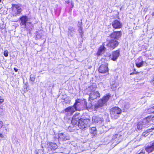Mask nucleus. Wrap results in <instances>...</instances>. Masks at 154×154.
I'll return each mask as SVG.
<instances>
[{
    "label": "nucleus",
    "instance_id": "1",
    "mask_svg": "<svg viewBox=\"0 0 154 154\" xmlns=\"http://www.w3.org/2000/svg\"><path fill=\"white\" fill-rule=\"evenodd\" d=\"M110 96L109 94H107L104 96L100 100L95 104L94 109L97 110L98 109L102 107L104 105H106L107 102Z\"/></svg>",
    "mask_w": 154,
    "mask_h": 154
},
{
    "label": "nucleus",
    "instance_id": "2",
    "mask_svg": "<svg viewBox=\"0 0 154 154\" xmlns=\"http://www.w3.org/2000/svg\"><path fill=\"white\" fill-rule=\"evenodd\" d=\"M110 112L112 118L115 119L119 117L122 113V110L119 107H115L110 109Z\"/></svg>",
    "mask_w": 154,
    "mask_h": 154
},
{
    "label": "nucleus",
    "instance_id": "3",
    "mask_svg": "<svg viewBox=\"0 0 154 154\" xmlns=\"http://www.w3.org/2000/svg\"><path fill=\"white\" fill-rule=\"evenodd\" d=\"M119 44L118 42L116 39H111L106 44V47L110 50L114 49L118 46Z\"/></svg>",
    "mask_w": 154,
    "mask_h": 154
},
{
    "label": "nucleus",
    "instance_id": "4",
    "mask_svg": "<svg viewBox=\"0 0 154 154\" xmlns=\"http://www.w3.org/2000/svg\"><path fill=\"white\" fill-rule=\"evenodd\" d=\"M89 121L90 120L88 119H80L78 122V126L81 129H85L87 127V125Z\"/></svg>",
    "mask_w": 154,
    "mask_h": 154
},
{
    "label": "nucleus",
    "instance_id": "5",
    "mask_svg": "<svg viewBox=\"0 0 154 154\" xmlns=\"http://www.w3.org/2000/svg\"><path fill=\"white\" fill-rule=\"evenodd\" d=\"M70 139V137L66 133H61L58 134V140L59 141H66Z\"/></svg>",
    "mask_w": 154,
    "mask_h": 154
},
{
    "label": "nucleus",
    "instance_id": "6",
    "mask_svg": "<svg viewBox=\"0 0 154 154\" xmlns=\"http://www.w3.org/2000/svg\"><path fill=\"white\" fill-rule=\"evenodd\" d=\"M100 96L99 93L97 91L89 93V99L90 100H94Z\"/></svg>",
    "mask_w": 154,
    "mask_h": 154
},
{
    "label": "nucleus",
    "instance_id": "7",
    "mask_svg": "<svg viewBox=\"0 0 154 154\" xmlns=\"http://www.w3.org/2000/svg\"><path fill=\"white\" fill-rule=\"evenodd\" d=\"M122 32L121 31H115L112 32L110 35L111 38L116 39H119L121 37Z\"/></svg>",
    "mask_w": 154,
    "mask_h": 154
},
{
    "label": "nucleus",
    "instance_id": "8",
    "mask_svg": "<svg viewBox=\"0 0 154 154\" xmlns=\"http://www.w3.org/2000/svg\"><path fill=\"white\" fill-rule=\"evenodd\" d=\"M99 72L104 73L108 72V69L106 64H102L101 65L98 69Z\"/></svg>",
    "mask_w": 154,
    "mask_h": 154
},
{
    "label": "nucleus",
    "instance_id": "9",
    "mask_svg": "<svg viewBox=\"0 0 154 154\" xmlns=\"http://www.w3.org/2000/svg\"><path fill=\"white\" fill-rule=\"evenodd\" d=\"M20 19L21 21L20 24L22 25H24L25 28L28 29L29 27L27 25V22L28 19L26 16H23L20 17Z\"/></svg>",
    "mask_w": 154,
    "mask_h": 154
},
{
    "label": "nucleus",
    "instance_id": "10",
    "mask_svg": "<svg viewBox=\"0 0 154 154\" xmlns=\"http://www.w3.org/2000/svg\"><path fill=\"white\" fill-rule=\"evenodd\" d=\"M112 25L113 28L115 29L120 28L122 26V24L117 20H115L112 22Z\"/></svg>",
    "mask_w": 154,
    "mask_h": 154
},
{
    "label": "nucleus",
    "instance_id": "11",
    "mask_svg": "<svg viewBox=\"0 0 154 154\" xmlns=\"http://www.w3.org/2000/svg\"><path fill=\"white\" fill-rule=\"evenodd\" d=\"M80 116V114H75L73 116L71 121V123L73 125H75L77 124L78 122L79 121L80 119H79Z\"/></svg>",
    "mask_w": 154,
    "mask_h": 154
},
{
    "label": "nucleus",
    "instance_id": "12",
    "mask_svg": "<svg viewBox=\"0 0 154 154\" xmlns=\"http://www.w3.org/2000/svg\"><path fill=\"white\" fill-rule=\"evenodd\" d=\"M145 149L149 153L152 152L154 150V142L152 143L150 145H148L146 147Z\"/></svg>",
    "mask_w": 154,
    "mask_h": 154
},
{
    "label": "nucleus",
    "instance_id": "13",
    "mask_svg": "<svg viewBox=\"0 0 154 154\" xmlns=\"http://www.w3.org/2000/svg\"><path fill=\"white\" fill-rule=\"evenodd\" d=\"M106 42L103 43V45L100 47L97 52V54L98 55H100L105 52L106 49V48L105 47V46H106Z\"/></svg>",
    "mask_w": 154,
    "mask_h": 154
},
{
    "label": "nucleus",
    "instance_id": "14",
    "mask_svg": "<svg viewBox=\"0 0 154 154\" xmlns=\"http://www.w3.org/2000/svg\"><path fill=\"white\" fill-rule=\"evenodd\" d=\"M119 51L117 50L112 52L111 59L113 61H115L118 58L119 55Z\"/></svg>",
    "mask_w": 154,
    "mask_h": 154
},
{
    "label": "nucleus",
    "instance_id": "15",
    "mask_svg": "<svg viewBox=\"0 0 154 154\" xmlns=\"http://www.w3.org/2000/svg\"><path fill=\"white\" fill-rule=\"evenodd\" d=\"M103 118L99 116H93L92 117L93 123H97L100 122H101Z\"/></svg>",
    "mask_w": 154,
    "mask_h": 154
},
{
    "label": "nucleus",
    "instance_id": "16",
    "mask_svg": "<svg viewBox=\"0 0 154 154\" xmlns=\"http://www.w3.org/2000/svg\"><path fill=\"white\" fill-rule=\"evenodd\" d=\"M77 110V109H76L74 106H70L65 109V111L66 112H69L71 114H72L74 113L75 111Z\"/></svg>",
    "mask_w": 154,
    "mask_h": 154
},
{
    "label": "nucleus",
    "instance_id": "17",
    "mask_svg": "<svg viewBox=\"0 0 154 154\" xmlns=\"http://www.w3.org/2000/svg\"><path fill=\"white\" fill-rule=\"evenodd\" d=\"M154 120V117H151V116H148L146 118L144 119H143L142 121L146 125H147L149 123H151V121H153Z\"/></svg>",
    "mask_w": 154,
    "mask_h": 154
},
{
    "label": "nucleus",
    "instance_id": "18",
    "mask_svg": "<svg viewBox=\"0 0 154 154\" xmlns=\"http://www.w3.org/2000/svg\"><path fill=\"white\" fill-rule=\"evenodd\" d=\"M68 35L70 37H73L75 32L74 28L72 26H69L68 28Z\"/></svg>",
    "mask_w": 154,
    "mask_h": 154
},
{
    "label": "nucleus",
    "instance_id": "19",
    "mask_svg": "<svg viewBox=\"0 0 154 154\" xmlns=\"http://www.w3.org/2000/svg\"><path fill=\"white\" fill-rule=\"evenodd\" d=\"M146 126L145 124L143 122V121H140L138 122L137 125V128L138 130H141L143 128L145 127Z\"/></svg>",
    "mask_w": 154,
    "mask_h": 154
},
{
    "label": "nucleus",
    "instance_id": "20",
    "mask_svg": "<svg viewBox=\"0 0 154 154\" xmlns=\"http://www.w3.org/2000/svg\"><path fill=\"white\" fill-rule=\"evenodd\" d=\"M12 8L14 9H15L17 11V14L20 13L21 11V8L19 5H13Z\"/></svg>",
    "mask_w": 154,
    "mask_h": 154
},
{
    "label": "nucleus",
    "instance_id": "21",
    "mask_svg": "<svg viewBox=\"0 0 154 154\" xmlns=\"http://www.w3.org/2000/svg\"><path fill=\"white\" fill-rule=\"evenodd\" d=\"M45 154H53L55 152V151L53 150L51 147L48 146L45 149V152L44 151V149L42 150Z\"/></svg>",
    "mask_w": 154,
    "mask_h": 154
},
{
    "label": "nucleus",
    "instance_id": "22",
    "mask_svg": "<svg viewBox=\"0 0 154 154\" xmlns=\"http://www.w3.org/2000/svg\"><path fill=\"white\" fill-rule=\"evenodd\" d=\"M121 135H119L118 134H116L113 136L112 139H116L115 141H117L118 143H119L122 140V138L120 137Z\"/></svg>",
    "mask_w": 154,
    "mask_h": 154
},
{
    "label": "nucleus",
    "instance_id": "23",
    "mask_svg": "<svg viewBox=\"0 0 154 154\" xmlns=\"http://www.w3.org/2000/svg\"><path fill=\"white\" fill-rule=\"evenodd\" d=\"M96 88V86L95 84H93L88 88L86 89V90H88L89 91L91 92H94Z\"/></svg>",
    "mask_w": 154,
    "mask_h": 154
},
{
    "label": "nucleus",
    "instance_id": "24",
    "mask_svg": "<svg viewBox=\"0 0 154 154\" xmlns=\"http://www.w3.org/2000/svg\"><path fill=\"white\" fill-rule=\"evenodd\" d=\"M48 146L49 147H51V149L54 151H55V149H56L57 147V145L56 144L53 143H50Z\"/></svg>",
    "mask_w": 154,
    "mask_h": 154
},
{
    "label": "nucleus",
    "instance_id": "25",
    "mask_svg": "<svg viewBox=\"0 0 154 154\" xmlns=\"http://www.w3.org/2000/svg\"><path fill=\"white\" fill-rule=\"evenodd\" d=\"M81 103V101L80 100H76L74 104V106L77 109V108L78 107Z\"/></svg>",
    "mask_w": 154,
    "mask_h": 154
},
{
    "label": "nucleus",
    "instance_id": "26",
    "mask_svg": "<svg viewBox=\"0 0 154 154\" xmlns=\"http://www.w3.org/2000/svg\"><path fill=\"white\" fill-rule=\"evenodd\" d=\"M78 27H79L78 29L79 32L80 33V35L82 37V35L83 33V32L82 31V23L81 24H79V25L78 26Z\"/></svg>",
    "mask_w": 154,
    "mask_h": 154
},
{
    "label": "nucleus",
    "instance_id": "27",
    "mask_svg": "<svg viewBox=\"0 0 154 154\" xmlns=\"http://www.w3.org/2000/svg\"><path fill=\"white\" fill-rule=\"evenodd\" d=\"M91 133L93 134H95L97 133V130L95 127H93L91 128L90 130Z\"/></svg>",
    "mask_w": 154,
    "mask_h": 154
},
{
    "label": "nucleus",
    "instance_id": "28",
    "mask_svg": "<svg viewBox=\"0 0 154 154\" xmlns=\"http://www.w3.org/2000/svg\"><path fill=\"white\" fill-rule=\"evenodd\" d=\"M153 130V128H151L150 129L147 130L146 131V132H144V133H143L142 135L143 136H145V137H146V136H147L148 135V133H149V132L152 131V130Z\"/></svg>",
    "mask_w": 154,
    "mask_h": 154
},
{
    "label": "nucleus",
    "instance_id": "29",
    "mask_svg": "<svg viewBox=\"0 0 154 154\" xmlns=\"http://www.w3.org/2000/svg\"><path fill=\"white\" fill-rule=\"evenodd\" d=\"M27 26L29 27V28H26V29L29 31H31L33 27L32 25L30 22L27 23Z\"/></svg>",
    "mask_w": 154,
    "mask_h": 154
},
{
    "label": "nucleus",
    "instance_id": "30",
    "mask_svg": "<svg viewBox=\"0 0 154 154\" xmlns=\"http://www.w3.org/2000/svg\"><path fill=\"white\" fill-rule=\"evenodd\" d=\"M144 63V61H141L140 62L136 63V66L138 67H142Z\"/></svg>",
    "mask_w": 154,
    "mask_h": 154
},
{
    "label": "nucleus",
    "instance_id": "31",
    "mask_svg": "<svg viewBox=\"0 0 154 154\" xmlns=\"http://www.w3.org/2000/svg\"><path fill=\"white\" fill-rule=\"evenodd\" d=\"M147 112L149 113H154V106L148 109L147 110Z\"/></svg>",
    "mask_w": 154,
    "mask_h": 154
},
{
    "label": "nucleus",
    "instance_id": "32",
    "mask_svg": "<svg viewBox=\"0 0 154 154\" xmlns=\"http://www.w3.org/2000/svg\"><path fill=\"white\" fill-rule=\"evenodd\" d=\"M41 31H40L39 32H36V37L37 38H40L42 37V33L41 32Z\"/></svg>",
    "mask_w": 154,
    "mask_h": 154
},
{
    "label": "nucleus",
    "instance_id": "33",
    "mask_svg": "<svg viewBox=\"0 0 154 154\" xmlns=\"http://www.w3.org/2000/svg\"><path fill=\"white\" fill-rule=\"evenodd\" d=\"M30 80L32 82H34L35 79V76L34 75L31 74L30 75Z\"/></svg>",
    "mask_w": 154,
    "mask_h": 154
},
{
    "label": "nucleus",
    "instance_id": "34",
    "mask_svg": "<svg viewBox=\"0 0 154 154\" xmlns=\"http://www.w3.org/2000/svg\"><path fill=\"white\" fill-rule=\"evenodd\" d=\"M130 104L128 103H126V104L125 105V107L126 109H128L130 108Z\"/></svg>",
    "mask_w": 154,
    "mask_h": 154
},
{
    "label": "nucleus",
    "instance_id": "35",
    "mask_svg": "<svg viewBox=\"0 0 154 154\" xmlns=\"http://www.w3.org/2000/svg\"><path fill=\"white\" fill-rule=\"evenodd\" d=\"M8 52L7 50L5 51H4V54L5 57H8Z\"/></svg>",
    "mask_w": 154,
    "mask_h": 154
},
{
    "label": "nucleus",
    "instance_id": "36",
    "mask_svg": "<svg viewBox=\"0 0 154 154\" xmlns=\"http://www.w3.org/2000/svg\"><path fill=\"white\" fill-rule=\"evenodd\" d=\"M8 125H4V127H3V128H5V130L7 131H9V128H7V127H6V126Z\"/></svg>",
    "mask_w": 154,
    "mask_h": 154
},
{
    "label": "nucleus",
    "instance_id": "37",
    "mask_svg": "<svg viewBox=\"0 0 154 154\" xmlns=\"http://www.w3.org/2000/svg\"><path fill=\"white\" fill-rule=\"evenodd\" d=\"M4 125H3V122L2 121H0V128H2V127L4 126Z\"/></svg>",
    "mask_w": 154,
    "mask_h": 154
},
{
    "label": "nucleus",
    "instance_id": "38",
    "mask_svg": "<svg viewBox=\"0 0 154 154\" xmlns=\"http://www.w3.org/2000/svg\"><path fill=\"white\" fill-rule=\"evenodd\" d=\"M4 101V99L0 97V104L2 103Z\"/></svg>",
    "mask_w": 154,
    "mask_h": 154
},
{
    "label": "nucleus",
    "instance_id": "39",
    "mask_svg": "<svg viewBox=\"0 0 154 154\" xmlns=\"http://www.w3.org/2000/svg\"><path fill=\"white\" fill-rule=\"evenodd\" d=\"M71 5H72L71 8H72L74 7V2L72 1H71Z\"/></svg>",
    "mask_w": 154,
    "mask_h": 154
},
{
    "label": "nucleus",
    "instance_id": "40",
    "mask_svg": "<svg viewBox=\"0 0 154 154\" xmlns=\"http://www.w3.org/2000/svg\"><path fill=\"white\" fill-rule=\"evenodd\" d=\"M144 152L143 150L141 151V152L138 154H144Z\"/></svg>",
    "mask_w": 154,
    "mask_h": 154
},
{
    "label": "nucleus",
    "instance_id": "41",
    "mask_svg": "<svg viewBox=\"0 0 154 154\" xmlns=\"http://www.w3.org/2000/svg\"><path fill=\"white\" fill-rule=\"evenodd\" d=\"M65 2L67 3H71V2L69 0L66 1Z\"/></svg>",
    "mask_w": 154,
    "mask_h": 154
},
{
    "label": "nucleus",
    "instance_id": "42",
    "mask_svg": "<svg viewBox=\"0 0 154 154\" xmlns=\"http://www.w3.org/2000/svg\"><path fill=\"white\" fill-rule=\"evenodd\" d=\"M0 137L4 138V136L2 134L0 133Z\"/></svg>",
    "mask_w": 154,
    "mask_h": 154
},
{
    "label": "nucleus",
    "instance_id": "43",
    "mask_svg": "<svg viewBox=\"0 0 154 154\" xmlns=\"http://www.w3.org/2000/svg\"><path fill=\"white\" fill-rule=\"evenodd\" d=\"M71 128V127L70 126H69L68 128V129L70 131H72L73 130L70 129Z\"/></svg>",
    "mask_w": 154,
    "mask_h": 154
},
{
    "label": "nucleus",
    "instance_id": "44",
    "mask_svg": "<svg viewBox=\"0 0 154 154\" xmlns=\"http://www.w3.org/2000/svg\"><path fill=\"white\" fill-rule=\"evenodd\" d=\"M14 70L16 72H17L18 71V69L15 68H14Z\"/></svg>",
    "mask_w": 154,
    "mask_h": 154
},
{
    "label": "nucleus",
    "instance_id": "45",
    "mask_svg": "<svg viewBox=\"0 0 154 154\" xmlns=\"http://www.w3.org/2000/svg\"><path fill=\"white\" fill-rule=\"evenodd\" d=\"M134 72H132V73H131L130 75H132L133 74H134Z\"/></svg>",
    "mask_w": 154,
    "mask_h": 154
},
{
    "label": "nucleus",
    "instance_id": "46",
    "mask_svg": "<svg viewBox=\"0 0 154 154\" xmlns=\"http://www.w3.org/2000/svg\"><path fill=\"white\" fill-rule=\"evenodd\" d=\"M152 83L154 85V80H153L152 81Z\"/></svg>",
    "mask_w": 154,
    "mask_h": 154
},
{
    "label": "nucleus",
    "instance_id": "47",
    "mask_svg": "<svg viewBox=\"0 0 154 154\" xmlns=\"http://www.w3.org/2000/svg\"><path fill=\"white\" fill-rule=\"evenodd\" d=\"M0 111H3V109H2V108H0Z\"/></svg>",
    "mask_w": 154,
    "mask_h": 154
},
{
    "label": "nucleus",
    "instance_id": "48",
    "mask_svg": "<svg viewBox=\"0 0 154 154\" xmlns=\"http://www.w3.org/2000/svg\"><path fill=\"white\" fill-rule=\"evenodd\" d=\"M152 15H154V13H153Z\"/></svg>",
    "mask_w": 154,
    "mask_h": 154
},
{
    "label": "nucleus",
    "instance_id": "49",
    "mask_svg": "<svg viewBox=\"0 0 154 154\" xmlns=\"http://www.w3.org/2000/svg\"><path fill=\"white\" fill-rule=\"evenodd\" d=\"M2 0H0V2H1Z\"/></svg>",
    "mask_w": 154,
    "mask_h": 154
},
{
    "label": "nucleus",
    "instance_id": "50",
    "mask_svg": "<svg viewBox=\"0 0 154 154\" xmlns=\"http://www.w3.org/2000/svg\"><path fill=\"white\" fill-rule=\"evenodd\" d=\"M37 154H38V153H37Z\"/></svg>",
    "mask_w": 154,
    "mask_h": 154
}]
</instances>
